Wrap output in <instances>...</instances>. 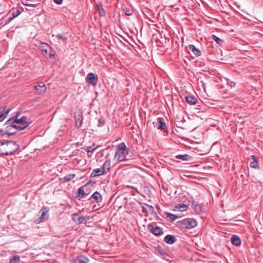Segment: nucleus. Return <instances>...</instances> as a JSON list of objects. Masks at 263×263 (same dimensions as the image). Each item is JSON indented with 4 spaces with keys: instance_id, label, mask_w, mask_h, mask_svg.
I'll return each instance as SVG.
<instances>
[{
    "instance_id": "nucleus-23",
    "label": "nucleus",
    "mask_w": 263,
    "mask_h": 263,
    "mask_svg": "<svg viewBox=\"0 0 263 263\" xmlns=\"http://www.w3.org/2000/svg\"><path fill=\"white\" fill-rule=\"evenodd\" d=\"M177 159H181L182 161H189L191 159L192 157L185 154L183 155H177L176 156Z\"/></svg>"
},
{
    "instance_id": "nucleus-35",
    "label": "nucleus",
    "mask_w": 263,
    "mask_h": 263,
    "mask_svg": "<svg viewBox=\"0 0 263 263\" xmlns=\"http://www.w3.org/2000/svg\"><path fill=\"white\" fill-rule=\"evenodd\" d=\"M20 260V257L18 255H15L10 260V263H17Z\"/></svg>"
},
{
    "instance_id": "nucleus-31",
    "label": "nucleus",
    "mask_w": 263,
    "mask_h": 263,
    "mask_svg": "<svg viewBox=\"0 0 263 263\" xmlns=\"http://www.w3.org/2000/svg\"><path fill=\"white\" fill-rule=\"evenodd\" d=\"M13 127L14 128L16 133L18 131H21L22 130L24 129L25 128L27 127V125L22 126L21 125H20L18 124L15 123L14 125H12Z\"/></svg>"
},
{
    "instance_id": "nucleus-18",
    "label": "nucleus",
    "mask_w": 263,
    "mask_h": 263,
    "mask_svg": "<svg viewBox=\"0 0 263 263\" xmlns=\"http://www.w3.org/2000/svg\"><path fill=\"white\" fill-rule=\"evenodd\" d=\"M189 49L192 52V53L197 57H199L201 55L200 50L197 48L194 45H189Z\"/></svg>"
},
{
    "instance_id": "nucleus-41",
    "label": "nucleus",
    "mask_w": 263,
    "mask_h": 263,
    "mask_svg": "<svg viewBox=\"0 0 263 263\" xmlns=\"http://www.w3.org/2000/svg\"><path fill=\"white\" fill-rule=\"evenodd\" d=\"M84 149L87 152V153H89V152H92L93 151H92V148L90 146H87V147L86 148H84Z\"/></svg>"
},
{
    "instance_id": "nucleus-40",
    "label": "nucleus",
    "mask_w": 263,
    "mask_h": 263,
    "mask_svg": "<svg viewBox=\"0 0 263 263\" xmlns=\"http://www.w3.org/2000/svg\"><path fill=\"white\" fill-rule=\"evenodd\" d=\"M125 14L127 16H130L131 15H132L133 13H132V11L130 10H129V9H127L125 11Z\"/></svg>"
},
{
    "instance_id": "nucleus-3",
    "label": "nucleus",
    "mask_w": 263,
    "mask_h": 263,
    "mask_svg": "<svg viewBox=\"0 0 263 263\" xmlns=\"http://www.w3.org/2000/svg\"><path fill=\"white\" fill-rule=\"evenodd\" d=\"M49 209L48 207H43L39 212L40 217L35 220L37 223L46 221L49 218Z\"/></svg>"
},
{
    "instance_id": "nucleus-46",
    "label": "nucleus",
    "mask_w": 263,
    "mask_h": 263,
    "mask_svg": "<svg viewBox=\"0 0 263 263\" xmlns=\"http://www.w3.org/2000/svg\"><path fill=\"white\" fill-rule=\"evenodd\" d=\"M90 147L92 148V151H94L97 148V146H96L95 144H93L92 145L90 146Z\"/></svg>"
},
{
    "instance_id": "nucleus-20",
    "label": "nucleus",
    "mask_w": 263,
    "mask_h": 263,
    "mask_svg": "<svg viewBox=\"0 0 263 263\" xmlns=\"http://www.w3.org/2000/svg\"><path fill=\"white\" fill-rule=\"evenodd\" d=\"M164 241L167 244H173L176 240V238L174 236L172 235H167L164 238Z\"/></svg>"
},
{
    "instance_id": "nucleus-43",
    "label": "nucleus",
    "mask_w": 263,
    "mask_h": 263,
    "mask_svg": "<svg viewBox=\"0 0 263 263\" xmlns=\"http://www.w3.org/2000/svg\"><path fill=\"white\" fill-rule=\"evenodd\" d=\"M53 1L57 5H61L63 3V0H53Z\"/></svg>"
},
{
    "instance_id": "nucleus-37",
    "label": "nucleus",
    "mask_w": 263,
    "mask_h": 263,
    "mask_svg": "<svg viewBox=\"0 0 263 263\" xmlns=\"http://www.w3.org/2000/svg\"><path fill=\"white\" fill-rule=\"evenodd\" d=\"M57 36L59 39L64 41L67 39V37L64 35L63 34H58L57 35Z\"/></svg>"
},
{
    "instance_id": "nucleus-7",
    "label": "nucleus",
    "mask_w": 263,
    "mask_h": 263,
    "mask_svg": "<svg viewBox=\"0 0 263 263\" xmlns=\"http://www.w3.org/2000/svg\"><path fill=\"white\" fill-rule=\"evenodd\" d=\"M86 80L90 84L96 86L97 84L98 78L95 73L90 72L87 74Z\"/></svg>"
},
{
    "instance_id": "nucleus-27",
    "label": "nucleus",
    "mask_w": 263,
    "mask_h": 263,
    "mask_svg": "<svg viewBox=\"0 0 263 263\" xmlns=\"http://www.w3.org/2000/svg\"><path fill=\"white\" fill-rule=\"evenodd\" d=\"M165 215L166 216V217L168 218H169L171 222L174 221L176 219H178V217H179L178 216H177L176 215H174V214H171V213H168V212H165Z\"/></svg>"
},
{
    "instance_id": "nucleus-21",
    "label": "nucleus",
    "mask_w": 263,
    "mask_h": 263,
    "mask_svg": "<svg viewBox=\"0 0 263 263\" xmlns=\"http://www.w3.org/2000/svg\"><path fill=\"white\" fill-rule=\"evenodd\" d=\"M5 132L8 135H12L16 133L15 130L12 125L6 126Z\"/></svg>"
},
{
    "instance_id": "nucleus-47",
    "label": "nucleus",
    "mask_w": 263,
    "mask_h": 263,
    "mask_svg": "<svg viewBox=\"0 0 263 263\" xmlns=\"http://www.w3.org/2000/svg\"><path fill=\"white\" fill-rule=\"evenodd\" d=\"M146 205L148 207L149 211H152L154 209V207L152 205L146 204Z\"/></svg>"
},
{
    "instance_id": "nucleus-17",
    "label": "nucleus",
    "mask_w": 263,
    "mask_h": 263,
    "mask_svg": "<svg viewBox=\"0 0 263 263\" xmlns=\"http://www.w3.org/2000/svg\"><path fill=\"white\" fill-rule=\"evenodd\" d=\"M26 116H22L20 119H17L16 117V123L21 125L22 126L27 125V127L29 125V123L26 121Z\"/></svg>"
},
{
    "instance_id": "nucleus-38",
    "label": "nucleus",
    "mask_w": 263,
    "mask_h": 263,
    "mask_svg": "<svg viewBox=\"0 0 263 263\" xmlns=\"http://www.w3.org/2000/svg\"><path fill=\"white\" fill-rule=\"evenodd\" d=\"M98 122H99V125H98L99 126H102L105 123V120L102 118L99 119Z\"/></svg>"
},
{
    "instance_id": "nucleus-8",
    "label": "nucleus",
    "mask_w": 263,
    "mask_h": 263,
    "mask_svg": "<svg viewBox=\"0 0 263 263\" xmlns=\"http://www.w3.org/2000/svg\"><path fill=\"white\" fill-rule=\"evenodd\" d=\"M148 227L151 232L156 236H160L163 233L162 229L159 227H154L151 224H148Z\"/></svg>"
},
{
    "instance_id": "nucleus-22",
    "label": "nucleus",
    "mask_w": 263,
    "mask_h": 263,
    "mask_svg": "<svg viewBox=\"0 0 263 263\" xmlns=\"http://www.w3.org/2000/svg\"><path fill=\"white\" fill-rule=\"evenodd\" d=\"M91 198L95 199L97 203H99L102 201V196L100 193L98 192H95L91 196Z\"/></svg>"
},
{
    "instance_id": "nucleus-13",
    "label": "nucleus",
    "mask_w": 263,
    "mask_h": 263,
    "mask_svg": "<svg viewBox=\"0 0 263 263\" xmlns=\"http://www.w3.org/2000/svg\"><path fill=\"white\" fill-rule=\"evenodd\" d=\"M89 261L88 258L80 255L73 259V263H88Z\"/></svg>"
},
{
    "instance_id": "nucleus-14",
    "label": "nucleus",
    "mask_w": 263,
    "mask_h": 263,
    "mask_svg": "<svg viewBox=\"0 0 263 263\" xmlns=\"http://www.w3.org/2000/svg\"><path fill=\"white\" fill-rule=\"evenodd\" d=\"M186 102L190 105L196 104L198 100L197 98L193 96L189 95L185 97Z\"/></svg>"
},
{
    "instance_id": "nucleus-29",
    "label": "nucleus",
    "mask_w": 263,
    "mask_h": 263,
    "mask_svg": "<svg viewBox=\"0 0 263 263\" xmlns=\"http://www.w3.org/2000/svg\"><path fill=\"white\" fill-rule=\"evenodd\" d=\"M16 123V116L10 118L5 123L6 126L14 125Z\"/></svg>"
},
{
    "instance_id": "nucleus-11",
    "label": "nucleus",
    "mask_w": 263,
    "mask_h": 263,
    "mask_svg": "<svg viewBox=\"0 0 263 263\" xmlns=\"http://www.w3.org/2000/svg\"><path fill=\"white\" fill-rule=\"evenodd\" d=\"M153 124L154 127L158 129L165 130L166 128L165 123L161 119H159L156 122H153Z\"/></svg>"
},
{
    "instance_id": "nucleus-19",
    "label": "nucleus",
    "mask_w": 263,
    "mask_h": 263,
    "mask_svg": "<svg viewBox=\"0 0 263 263\" xmlns=\"http://www.w3.org/2000/svg\"><path fill=\"white\" fill-rule=\"evenodd\" d=\"M231 242L235 246H239L241 244V240L238 236L233 235L231 237Z\"/></svg>"
},
{
    "instance_id": "nucleus-36",
    "label": "nucleus",
    "mask_w": 263,
    "mask_h": 263,
    "mask_svg": "<svg viewBox=\"0 0 263 263\" xmlns=\"http://www.w3.org/2000/svg\"><path fill=\"white\" fill-rule=\"evenodd\" d=\"M4 142L3 141H0V155H4Z\"/></svg>"
},
{
    "instance_id": "nucleus-1",
    "label": "nucleus",
    "mask_w": 263,
    "mask_h": 263,
    "mask_svg": "<svg viewBox=\"0 0 263 263\" xmlns=\"http://www.w3.org/2000/svg\"><path fill=\"white\" fill-rule=\"evenodd\" d=\"M128 154V150L125 144L122 142L118 145L114 159L117 162L122 161L126 159Z\"/></svg>"
},
{
    "instance_id": "nucleus-34",
    "label": "nucleus",
    "mask_w": 263,
    "mask_h": 263,
    "mask_svg": "<svg viewBox=\"0 0 263 263\" xmlns=\"http://www.w3.org/2000/svg\"><path fill=\"white\" fill-rule=\"evenodd\" d=\"M213 39L214 40V41L218 44L220 45H221V44H222V40H221L219 37H218V36H217L216 35H213Z\"/></svg>"
},
{
    "instance_id": "nucleus-45",
    "label": "nucleus",
    "mask_w": 263,
    "mask_h": 263,
    "mask_svg": "<svg viewBox=\"0 0 263 263\" xmlns=\"http://www.w3.org/2000/svg\"><path fill=\"white\" fill-rule=\"evenodd\" d=\"M78 216V214H77V213H75V214H73L72 219L73 221H74V219H77L78 218H77V216Z\"/></svg>"
},
{
    "instance_id": "nucleus-33",
    "label": "nucleus",
    "mask_w": 263,
    "mask_h": 263,
    "mask_svg": "<svg viewBox=\"0 0 263 263\" xmlns=\"http://www.w3.org/2000/svg\"><path fill=\"white\" fill-rule=\"evenodd\" d=\"M97 9L99 11V13L100 14V16H104L105 15V11L104 10L103 8L102 5L101 4H100L99 5H97Z\"/></svg>"
},
{
    "instance_id": "nucleus-39",
    "label": "nucleus",
    "mask_w": 263,
    "mask_h": 263,
    "mask_svg": "<svg viewBox=\"0 0 263 263\" xmlns=\"http://www.w3.org/2000/svg\"><path fill=\"white\" fill-rule=\"evenodd\" d=\"M227 84L231 87H233L235 86V83L230 80H227Z\"/></svg>"
},
{
    "instance_id": "nucleus-5",
    "label": "nucleus",
    "mask_w": 263,
    "mask_h": 263,
    "mask_svg": "<svg viewBox=\"0 0 263 263\" xmlns=\"http://www.w3.org/2000/svg\"><path fill=\"white\" fill-rule=\"evenodd\" d=\"M40 48L44 57L47 58H51L54 56L50 47L47 44L41 43L40 46Z\"/></svg>"
},
{
    "instance_id": "nucleus-6",
    "label": "nucleus",
    "mask_w": 263,
    "mask_h": 263,
    "mask_svg": "<svg viewBox=\"0 0 263 263\" xmlns=\"http://www.w3.org/2000/svg\"><path fill=\"white\" fill-rule=\"evenodd\" d=\"M34 88L35 90V93L36 95H42L46 91L47 87L46 85L43 82L37 83V84L35 85Z\"/></svg>"
},
{
    "instance_id": "nucleus-28",
    "label": "nucleus",
    "mask_w": 263,
    "mask_h": 263,
    "mask_svg": "<svg viewBox=\"0 0 263 263\" xmlns=\"http://www.w3.org/2000/svg\"><path fill=\"white\" fill-rule=\"evenodd\" d=\"M188 206L185 204H178L175 208L179 211L183 212L187 210Z\"/></svg>"
},
{
    "instance_id": "nucleus-15",
    "label": "nucleus",
    "mask_w": 263,
    "mask_h": 263,
    "mask_svg": "<svg viewBox=\"0 0 263 263\" xmlns=\"http://www.w3.org/2000/svg\"><path fill=\"white\" fill-rule=\"evenodd\" d=\"M104 174H105L104 173V172L103 171V170H102L101 167V168H96V169H93L90 174V178H93V177H95L96 176H100V175H104Z\"/></svg>"
},
{
    "instance_id": "nucleus-42",
    "label": "nucleus",
    "mask_w": 263,
    "mask_h": 263,
    "mask_svg": "<svg viewBox=\"0 0 263 263\" xmlns=\"http://www.w3.org/2000/svg\"><path fill=\"white\" fill-rule=\"evenodd\" d=\"M23 3V4L24 5L26 6H29V7H35V5H34V4L24 3Z\"/></svg>"
},
{
    "instance_id": "nucleus-30",
    "label": "nucleus",
    "mask_w": 263,
    "mask_h": 263,
    "mask_svg": "<svg viewBox=\"0 0 263 263\" xmlns=\"http://www.w3.org/2000/svg\"><path fill=\"white\" fill-rule=\"evenodd\" d=\"M87 219H89V218L87 217H86L85 216H80L79 217H78L77 218V219H74V221L76 223H77V224H80L83 223L85 220H87Z\"/></svg>"
},
{
    "instance_id": "nucleus-4",
    "label": "nucleus",
    "mask_w": 263,
    "mask_h": 263,
    "mask_svg": "<svg viewBox=\"0 0 263 263\" xmlns=\"http://www.w3.org/2000/svg\"><path fill=\"white\" fill-rule=\"evenodd\" d=\"M181 224L182 227L190 229L195 227L197 225V222L194 219L187 218L183 219Z\"/></svg>"
},
{
    "instance_id": "nucleus-24",
    "label": "nucleus",
    "mask_w": 263,
    "mask_h": 263,
    "mask_svg": "<svg viewBox=\"0 0 263 263\" xmlns=\"http://www.w3.org/2000/svg\"><path fill=\"white\" fill-rule=\"evenodd\" d=\"M75 120H76V126L77 128H79L82 126V117L78 115L77 116H75Z\"/></svg>"
},
{
    "instance_id": "nucleus-9",
    "label": "nucleus",
    "mask_w": 263,
    "mask_h": 263,
    "mask_svg": "<svg viewBox=\"0 0 263 263\" xmlns=\"http://www.w3.org/2000/svg\"><path fill=\"white\" fill-rule=\"evenodd\" d=\"M24 11V9L21 7H17L16 8H13L10 11L9 14L11 15L13 18L18 16Z\"/></svg>"
},
{
    "instance_id": "nucleus-25",
    "label": "nucleus",
    "mask_w": 263,
    "mask_h": 263,
    "mask_svg": "<svg viewBox=\"0 0 263 263\" xmlns=\"http://www.w3.org/2000/svg\"><path fill=\"white\" fill-rule=\"evenodd\" d=\"M250 166L253 168H256L258 166V161L254 156H251Z\"/></svg>"
},
{
    "instance_id": "nucleus-10",
    "label": "nucleus",
    "mask_w": 263,
    "mask_h": 263,
    "mask_svg": "<svg viewBox=\"0 0 263 263\" xmlns=\"http://www.w3.org/2000/svg\"><path fill=\"white\" fill-rule=\"evenodd\" d=\"M192 206L197 214H200L203 212L202 204L199 203L198 202L195 201L194 200L192 201Z\"/></svg>"
},
{
    "instance_id": "nucleus-2",
    "label": "nucleus",
    "mask_w": 263,
    "mask_h": 263,
    "mask_svg": "<svg viewBox=\"0 0 263 263\" xmlns=\"http://www.w3.org/2000/svg\"><path fill=\"white\" fill-rule=\"evenodd\" d=\"M4 155H13L19 148L18 145L13 141H6L4 142Z\"/></svg>"
},
{
    "instance_id": "nucleus-12",
    "label": "nucleus",
    "mask_w": 263,
    "mask_h": 263,
    "mask_svg": "<svg viewBox=\"0 0 263 263\" xmlns=\"http://www.w3.org/2000/svg\"><path fill=\"white\" fill-rule=\"evenodd\" d=\"M9 111L10 109H6V107L0 108V122L3 121L6 118Z\"/></svg>"
},
{
    "instance_id": "nucleus-32",
    "label": "nucleus",
    "mask_w": 263,
    "mask_h": 263,
    "mask_svg": "<svg viewBox=\"0 0 263 263\" xmlns=\"http://www.w3.org/2000/svg\"><path fill=\"white\" fill-rule=\"evenodd\" d=\"M76 177L75 174H70L67 175H66L64 177V181L66 182L69 181L74 178Z\"/></svg>"
},
{
    "instance_id": "nucleus-44",
    "label": "nucleus",
    "mask_w": 263,
    "mask_h": 263,
    "mask_svg": "<svg viewBox=\"0 0 263 263\" xmlns=\"http://www.w3.org/2000/svg\"><path fill=\"white\" fill-rule=\"evenodd\" d=\"M14 18L12 17H9L7 20L6 21V24H9L12 20H13Z\"/></svg>"
},
{
    "instance_id": "nucleus-26",
    "label": "nucleus",
    "mask_w": 263,
    "mask_h": 263,
    "mask_svg": "<svg viewBox=\"0 0 263 263\" xmlns=\"http://www.w3.org/2000/svg\"><path fill=\"white\" fill-rule=\"evenodd\" d=\"M83 187L82 186L78 189V197L80 198H82L88 195L85 192Z\"/></svg>"
},
{
    "instance_id": "nucleus-16",
    "label": "nucleus",
    "mask_w": 263,
    "mask_h": 263,
    "mask_svg": "<svg viewBox=\"0 0 263 263\" xmlns=\"http://www.w3.org/2000/svg\"><path fill=\"white\" fill-rule=\"evenodd\" d=\"M101 168L105 174H107L110 171V160H106L103 164Z\"/></svg>"
}]
</instances>
